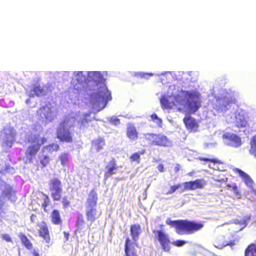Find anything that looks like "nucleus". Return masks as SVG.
Masks as SVG:
<instances>
[{"instance_id":"obj_9","label":"nucleus","mask_w":256,"mask_h":256,"mask_svg":"<svg viewBox=\"0 0 256 256\" xmlns=\"http://www.w3.org/2000/svg\"><path fill=\"white\" fill-rule=\"evenodd\" d=\"M38 234L39 236L49 246L51 243V238L46 223L42 221L40 224H38Z\"/></svg>"},{"instance_id":"obj_15","label":"nucleus","mask_w":256,"mask_h":256,"mask_svg":"<svg viewBox=\"0 0 256 256\" xmlns=\"http://www.w3.org/2000/svg\"><path fill=\"white\" fill-rule=\"evenodd\" d=\"M126 136L131 141H135L138 139V132L133 124L128 123L127 124Z\"/></svg>"},{"instance_id":"obj_42","label":"nucleus","mask_w":256,"mask_h":256,"mask_svg":"<svg viewBox=\"0 0 256 256\" xmlns=\"http://www.w3.org/2000/svg\"><path fill=\"white\" fill-rule=\"evenodd\" d=\"M110 121L112 124L115 126H118L120 124V120L116 118H112Z\"/></svg>"},{"instance_id":"obj_11","label":"nucleus","mask_w":256,"mask_h":256,"mask_svg":"<svg viewBox=\"0 0 256 256\" xmlns=\"http://www.w3.org/2000/svg\"><path fill=\"white\" fill-rule=\"evenodd\" d=\"M206 184V182L202 178L184 182L183 184L184 190H193L196 189H202Z\"/></svg>"},{"instance_id":"obj_19","label":"nucleus","mask_w":256,"mask_h":256,"mask_svg":"<svg viewBox=\"0 0 256 256\" xmlns=\"http://www.w3.org/2000/svg\"><path fill=\"white\" fill-rule=\"evenodd\" d=\"M92 121L90 115L88 114H84L83 117L81 118L77 122L78 128L80 130L84 129L88 126V124Z\"/></svg>"},{"instance_id":"obj_51","label":"nucleus","mask_w":256,"mask_h":256,"mask_svg":"<svg viewBox=\"0 0 256 256\" xmlns=\"http://www.w3.org/2000/svg\"><path fill=\"white\" fill-rule=\"evenodd\" d=\"M3 201H4L3 198H0V206L2 205Z\"/></svg>"},{"instance_id":"obj_43","label":"nucleus","mask_w":256,"mask_h":256,"mask_svg":"<svg viewBox=\"0 0 256 256\" xmlns=\"http://www.w3.org/2000/svg\"><path fill=\"white\" fill-rule=\"evenodd\" d=\"M2 239L5 240L6 242H12V240L10 236L8 234H4L2 235Z\"/></svg>"},{"instance_id":"obj_4","label":"nucleus","mask_w":256,"mask_h":256,"mask_svg":"<svg viewBox=\"0 0 256 256\" xmlns=\"http://www.w3.org/2000/svg\"><path fill=\"white\" fill-rule=\"evenodd\" d=\"M74 128V123L71 118H66L60 122L56 128V138L61 142L72 143L74 141L72 130Z\"/></svg>"},{"instance_id":"obj_8","label":"nucleus","mask_w":256,"mask_h":256,"mask_svg":"<svg viewBox=\"0 0 256 256\" xmlns=\"http://www.w3.org/2000/svg\"><path fill=\"white\" fill-rule=\"evenodd\" d=\"M48 186L53 200H59L61 198L62 192V182L58 178H54L50 180Z\"/></svg>"},{"instance_id":"obj_48","label":"nucleus","mask_w":256,"mask_h":256,"mask_svg":"<svg viewBox=\"0 0 256 256\" xmlns=\"http://www.w3.org/2000/svg\"><path fill=\"white\" fill-rule=\"evenodd\" d=\"M32 256H40L38 251L34 250L32 252Z\"/></svg>"},{"instance_id":"obj_1","label":"nucleus","mask_w":256,"mask_h":256,"mask_svg":"<svg viewBox=\"0 0 256 256\" xmlns=\"http://www.w3.org/2000/svg\"><path fill=\"white\" fill-rule=\"evenodd\" d=\"M172 96H162L160 102L163 109L177 108L180 112L186 108L190 114H194L201 106V94L197 90H181L173 96L174 100L171 101Z\"/></svg>"},{"instance_id":"obj_12","label":"nucleus","mask_w":256,"mask_h":256,"mask_svg":"<svg viewBox=\"0 0 256 256\" xmlns=\"http://www.w3.org/2000/svg\"><path fill=\"white\" fill-rule=\"evenodd\" d=\"M183 122L186 130L190 132L198 131L199 124L196 120L190 116H187L183 118Z\"/></svg>"},{"instance_id":"obj_30","label":"nucleus","mask_w":256,"mask_h":256,"mask_svg":"<svg viewBox=\"0 0 256 256\" xmlns=\"http://www.w3.org/2000/svg\"><path fill=\"white\" fill-rule=\"evenodd\" d=\"M48 152H57L60 150V146L58 144L52 143L44 147Z\"/></svg>"},{"instance_id":"obj_32","label":"nucleus","mask_w":256,"mask_h":256,"mask_svg":"<svg viewBox=\"0 0 256 256\" xmlns=\"http://www.w3.org/2000/svg\"><path fill=\"white\" fill-rule=\"evenodd\" d=\"M32 91L34 94L36 96H41L44 94V89L40 86H35L34 87Z\"/></svg>"},{"instance_id":"obj_2","label":"nucleus","mask_w":256,"mask_h":256,"mask_svg":"<svg viewBox=\"0 0 256 256\" xmlns=\"http://www.w3.org/2000/svg\"><path fill=\"white\" fill-rule=\"evenodd\" d=\"M92 80L95 82L96 86L98 87V90L94 97L95 102L100 105L102 104V108H104L108 101L112 100L110 92L108 90L103 76L99 72H92L90 73Z\"/></svg>"},{"instance_id":"obj_21","label":"nucleus","mask_w":256,"mask_h":256,"mask_svg":"<svg viewBox=\"0 0 256 256\" xmlns=\"http://www.w3.org/2000/svg\"><path fill=\"white\" fill-rule=\"evenodd\" d=\"M52 223L56 225H60L62 221L61 219L60 212L57 210H54L50 215Z\"/></svg>"},{"instance_id":"obj_28","label":"nucleus","mask_w":256,"mask_h":256,"mask_svg":"<svg viewBox=\"0 0 256 256\" xmlns=\"http://www.w3.org/2000/svg\"><path fill=\"white\" fill-rule=\"evenodd\" d=\"M250 144V147L249 152L256 158V134L252 138Z\"/></svg>"},{"instance_id":"obj_50","label":"nucleus","mask_w":256,"mask_h":256,"mask_svg":"<svg viewBox=\"0 0 256 256\" xmlns=\"http://www.w3.org/2000/svg\"><path fill=\"white\" fill-rule=\"evenodd\" d=\"M35 217H36V216L34 214H32L31 216L30 219H31L32 222H34V218H35Z\"/></svg>"},{"instance_id":"obj_35","label":"nucleus","mask_w":256,"mask_h":256,"mask_svg":"<svg viewBox=\"0 0 256 256\" xmlns=\"http://www.w3.org/2000/svg\"><path fill=\"white\" fill-rule=\"evenodd\" d=\"M151 120L154 122H155L156 124L159 127H162V120L161 118H159L156 114H153L150 116Z\"/></svg>"},{"instance_id":"obj_33","label":"nucleus","mask_w":256,"mask_h":256,"mask_svg":"<svg viewBox=\"0 0 256 256\" xmlns=\"http://www.w3.org/2000/svg\"><path fill=\"white\" fill-rule=\"evenodd\" d=\"M42 196L43 197L42 202V206L44 208H46L50 205V200L47 194L43 193Z\"/></svg>"},{"instance_id":"obj_49","label":"nucleus","mask_w":256,"mask_h":256,"mask_svg":"<svg viewBox=\"0 0 256 256\" xmlns=\"http://www.w3.org/2000/svg\"><path fill=\"white\" fill-rule=\"evenodd\" d=\"M84 224V222L83 220H80L77 223V226L80 227V226H82Z\"/></svg>"},{"instance_id":"obj_24","label":"nucleus","mask_w":256,"mask_h":256,"mask_svg":"<svg viewBox=\"0 0 256 256\" xmlns=\"http://www.w3.org/2000/svg\"><path fill=\"white\" fill-rule=\"evenodd\" d=\"M244 256H256V244L252 243L244 250Z\"/></svg>"},{"instance_id":"obj_7","label":"nucleus","mask_w":256,"mask_h":256,"mask_svg":"<svg viewBox=\"0 0 256 256\" xmlns=\"http://www.w3.org/2000/svg\"><path fill=\"white\" fill-rule=\"evenodd\" d=\"M144 138L150 146L167 148L171 146V142L165 135L161 134L148 132L144 135Z\"/></svg>"},{"instance_id":"obj_52","label":"nucleus","mask_w":256,"mask_h":256,"mask_svg":"<svg viewBox=\"0 0 256 256\" xmlns=\"http://www.w3.org/2000/svg\"><path fill=\"white\" fill-rule=\"evenodd\" d=\"M42 108L44 109V107L42 108H40V110H42Z\"/></svg>"},{"instance_id":"obj_47","label":"nucleus","mask_w":256,"mask_h":256,"mask_svg":"<svg viewBox=\"0 0 256 256\" xmlns=\"http://www.w3.org/2000/svg\"><path fill=\"white\" fill-rule=\"evenodd\" d=\"M64 236L66 238V240H68V238H69V236H70V234L68 232H64Z\"/></svg>"},{"instance_id":"obj_44","label":"nucleus","mask_w":256,"mask_h":256,"mask_svg":"<svg viewBox=\"0 0 256 256\" xmlns=\"http://www.w3.org/2000/svg\"><path fill=\"white\" fill-rule=\"evenodd\" d=\"M180 164H176L174 168V172L176 173H178L180 171Z\"/></svg>"},{"instance_id":"obj_36","label":"nucleus","mask_w":256,"mask_h":256,"mask_svg":"<svg viewBox=\"0 0 256 256\" xmlns=\"http://www.w3.org/2000/svg\"><path fill=\"white\" fill-rule=\"evenodd\" d=\"M74 76L76 78V81L78 83L81 84L85 79V76L83 74V72L82 71L76 72H74Z\"/></svg>"},{"instance_id":"obj_41","label":"nucleus","mask_w":256,"mask_h":256,"mask_svg":"<svg viewBox=\"0 0 256 256\" xmlns=\"http://www.w3.org/2000/svg\"><path fill=\"white\" fill-rule=\"evenodd\" d=\"M62 202L64 207V208L68 207L70 205V202L68 200V199L66 197H64L62 198Z\"/></svg>"},{"instance_id":"obj_20","label":"nucleus","mask_w":256,"mask_h":256,"mask_svg":"<svg viewBox=\"0 0 256 256\" xmlns=\"http://www.w3.org/2000/svg\"><path fill=\"white\" fill-rule=\"evenodd\" d=\"M229 244V242L226 240L224 236H218L214 240V246L218 248H222Z\"/></svg>"},{"instance_id":"obj_46","label":"nucleus","mask_w":256,"mask_h":256,"mask_svg":"<svg viewBox=\"0 0 256 256\" xmlns=\"http://www.w3.org/2000/svg\"><path fill=\"white\" fill-rule=\"evenodd\" d=\"M139 76H140V77H141V78H146V76H152V74H147V73H146V74H144V73H140V74H139Z\"/></svg>"},{"instance_id":"obj_45","label":"nucleus","mask_w":256,"mask_h":256,"mask_svg":"<svg viewBox=\"0 0 256 256\" xmlns=\"http://www.w3.org/2000/svg\"><path fill=\"white\" fill-rule=\"evenodd\" d=\"M158 170L160 172H162L164 171V166L162 164H160L158 166Z\"/></svg>"},{"instance_id":"obj_13","label":"nucleus","mask_w":256,"mask_h":256,"mask_svg":"<svg viewBox=\"0 0 256 256\" xmlns=\"http://www.w3.org/2000/svg\"><path fill=\"white\" fill-rule=\"evenodd\" d=\"M2 134L4 137L3 146L11 147L14 138V128H5L2 132Z\"/></svg>"},{"instance_id":"obj_6","label":"nucleus","mask_w":256,"mask_h":256,"mask_svg":"<svg viewBox=\"0 0 256 256\" xmlns=\"http://www.w3.org/2000/svg\"><path fill=\"white\" fill-rule=\"evenodd\" d=\"M154 232L156 234V238L159 242L162 250L167 252H170V251L171 244L180 247L186 243V241L181 240H176L171 242L168 234L161 230H154Z\"/></svg>"},{"instance_id":"obj_17","label":"nucleus","mask_w":256,"mask_h":256,"mask_svg":"<svg viewBox=\"0 0 256 256\" xmlns=\"http://www.w3.org/2000/svg\"><path fill=\"white\" fill-rule=\"evenodd\" d=\"M130 234L134 242V247L138 246L136 242L139 236L141 233L140 226L139 224H134L130 226ZM135 250V248H134Z\"/></svg>"},{"instance_id":"obj_23","label":"nucleus","mask_w":256,"mask_h":256,"mask_svg":"<svg viewBox=\"0 0 256 256\" xmlns=\"http://www.w3.org/2000/svg\"><path fill=\"white\" fill-rule=\"evenodd\" d=\"M18 238H20L22 244L28 250H32L33 246L30 240L23 233H20Z\"/></svg>"},{"instance_id":"obj_38","label":"nucleus","mask_w":256,"mask_h":256,"mask_svg":"<svg viewBox=\"0 0 256 256\" xmlns=\"http://www.w3.org/2000/svg\"><path fill=\"white\" fill-rule=\"evenodd\" d=\"M230 190L233 192L234 196L239 198L240 196V192L238 190L237 186H233L230 188Z\"/></svg>"},{"instance_id":"obj_34","label":"nucleus","mask_w":256,"mask_h":256,"mask_svg":"<svg viewBox=\"0 0 256 256\" xmlns=\"http://www.w3.org/2000/svg\"><path fill=\"white\" fill-rule=\"evenodd\" d=\"M86 215L88 220L94 221L96 218V209H90V210L88 211Z\"/></svg>"},{"instance_id":"obj_39","label":"nucleus","mask_w":256,"mask_h":256,"mask_svg":"<svg viewBox=\"0 0 256 256\" xmlns=\"http://www.w3.org/2000/svg\"><path fill=\"white\" fill-rule=\"evenodd\" d=\"M181 186L180 184H178L176 185L172 186H170V190L168 191L166 194H173Z\"/></svg>"},{"instance_id":"obj_10","label":"nucleus","mask_w":256,"mask_h":256,"mask_svg":"<svg viewBox=\"0 0 256 256\" xmlns=\"http://www.w3.org/2000/svg\"><path fill=\"white\" fill-rule=\"evenodd\" d=\"M222 138L226 140L227 145L232 147L238 148L242 144L241 138L234 134H224Z\"/></svg>"},{"instance_id":"obj_25","label":"nucleus","mask_w":256,"mask_h":256,"mask_svg":"<svg viewBox=\"0 0 256 256\" xmlns=\"http://www.w3.org/2000/svg\"><path fill=\"white\" fill-rule=\"evenodd\" d=\"M92 145L94 146L97 151H100L102 148L105 144L104 140L102 138H98L92 142Z\"/></svg>"},{"instance_id":"obj_14","label":"nucleus","mask_w":256,"mask_h":256,"mask_svg":"<svg viewBox=\"0 0 256 256\" xmlns=\"http://www.w3.org/2000/svg\"><path fill=\"white\" fill-rule=\"evenodd\" d=\"M118 168V166L116 164V161L115 158H112L108 164L106 166L105 172L104 174V180H107L112 175L116 174Z\"/></svg>"},{"instance_id":"obj_27","label":"nucleus","mask_w":256,"mask_h":256,"mask_svg":"<svg viewBox=\"0 0 256 256\" xmlns=\"http://www.w3.org/2000/svg\"><path fill=\"white\" fill-rule=\"evenodd\" d=\"M144 150L140 152H134L130 155V162H136L137 164H140V154H144Z\"/></svg>"},{"instance_id":"obj_16","label":"nucleus","mask_w":256,"mask_h":256,"mask_svg":"<svg viewBox=\"0 0 256 256\" xmlns=\"http://www.w3.org/2000/svg\"><path fill=\"white\" fill-rule=\"evenodd\" d=\"M124 250L126 256H138L136 250L134 249V244L128 237L126 239Z\"/></svg>"},{"instance_id":"obj_3","label":"nucleus","mask_w":256,"mask_h":256,"mask_svg":"<svg viewBox=\"0 0 256 256\" xmlns=\"http://www.w3.org/2000/svg\"><path fill=\"white\" fill-rule=\"evenodd\" d=\"M166 224L174 227L176 232L180 234H192L202 230L204 224L202 222H197L194 221L188 220H166Z\"/></svg>"},{"instance_id":"obj_37","label":"nucleus","mask_w":256,"mask_h":256,"mask_svg":"<svg viewBox=\"0 0 256 256\" xmlns=\"http://www.w3.org/2000/svg\"><path fill=\"white\" fill-rule=\"evenodd\" d=\"M59 159L60 164L62 166H64L68 160V155L66 153H62L59 156Z\"/></svg>"},{"instance_id":"obj_22","label":"nucleus","mask_w":256,"mask_h":256,"mask_svg":"<svg viewBox=\"0 0 256 256\" xmlns=\"http://www.w3.org/2000/svg\"><path fill=\"white\" fill-rule=\"evenodd\" d=\"M234 170L235 172L238 174L242 178L244 182L247 185L252 184L253 182L252 180L248 174H246L244 172L238 168H236L235 169H234Z\"/></svg>"},{"instance_id":"obj_40","label":"nucleus","mask_w":256,"mask_h":256,"mask_svg":"<svg viewBox=\"0 0 256 256\" xmlns=\"http://www.w3.org/2000/svg\"><path fill=\"white\" fill-rule=\"evenodd\" d=\"M13 192L11 188H6L3 192V194L4 196L10 198Z\"/></svg>"},{"instance_id":"obj_29","label":"nucleus","mask_w":256,"mask_h":256,"mask_svg":"<svg viewBox=\"0 0 256 256\" xmlns=\"http://www.w3.org/2000/svg\"><path fill=\"white\" fill-rule=\"evenodd\" d=\"M251 216L250 214H246L243 216H238L237 219L238 223L241 224L246 226L247 222L250 220Z\"/></svg>"},{"instance_id":"obj_5","label":"nucleus","mask_w":256,"mask_h":256,"mask_svg":"<svg viewBox=\"0 0 256 256\" xmlns=\"http://www.w3.org/2000/svg\"><path fill=\"white\" fill-rule=\"evenodd\" d=\"M46 142L47 139L46 138L41 137L39 134L30 136L28 139V142L30 145L28 147L25 152L26 162L32 163L41 146Z\"/></svg>"},{"instance_id":"obj_31","label":"nucleus","mask_w":256,"mask_h":256,"mask_svg":"<svg viewBox=\"0 0 256 256\" xmlns=\"http://www.w3.org/2000/svg\"><path fill=\"white\" fill-rule=\"evenodd\" d=\"M198 160L202 162H211L214 164H222L223 162L220 160L218 158H205L202 157H200L198 158Z\"/></svg>"},{"instance_id":"obj_26","label":"nucleus","mask_w":256,"mask_h":256,"mask_svg":"<svg viewBox=\"0 0 256 256\" xmlns=\"http://www.w3.org/2000/svg\"><path fill=\"white\" fill-rule=\"evenodd\" d=\"M50 158L48 155L38 158V162L41 165L42 168L46 167L50 164Z\"/></svg>"},{"instance_id":"obj_18","label":"nucleus","mask_w":256,"mask_h":256,"mask_svg":"<svg viewBox=\"0 0 256 256\" xmlns=\"http://www.w3.org/2000/svg\"><path fill=\"white\" fill-rule=\"evenodd\" d=\"M98 200V194L94 190H92L88 194L86 200L88 207L93 208L96 206Z\"/></svg>"}]
</instances>
